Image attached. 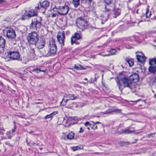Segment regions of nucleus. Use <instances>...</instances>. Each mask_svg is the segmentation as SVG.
<instances>
[{
	"instance_id": "obj_62",
	"label": "nucleus",
	"mask_w": 156,
	"mask_h": 156,
	"mask_svg": "<svg viewBox=\"0 0 156 156\" xmlns=\"http://www.w3.org/2000/svg\"><path fill=\"white\" fill-rule=\"evenodd\" d=\"M113 50L114 51H115V52H116V51H115V49H114Z\"/></svg>"
},
{
	"instance_id": "obj_42",
	"label": "nucleus",
	"mask_w": 156,
	"mask_h": 156,
	"mask_svg": "<svg viewBox=\"0 0 156 156\" xmlns=\"http://www.w3.org/2000/svg\"><path fill=\"white\" fill-rule=\"evenodd\" d=\"M80 148L78 146L74 147H72V150L73 151H74L80 150Z\"/></svg>"
},
{
	"instance_id": "obj_33",
	"label": "nucleus",
	"mask_w": 156,
	"mask_h": 156,
	"mask_svg": "<svg viewBox=\"0 0 156 156\" xmlns=\"http://www.w3.org/2000/svg\"><path fill=\"white\" fill-rule=\"evenodd\" d=\"M104 2L107 5L111 4L113 0H103Z\"/></svg>"
},
{
	"instance_id": "obj_50",
	"label": "nucleus",
	"mask_w": 156,
	"mask_h": 156,
	"mask_svg": "<svg viewBox=\"0 0 156 156\" xmlns=\"http://www.w3.org/2000/svg\"><path fill=\"white\" fill-rule=\"evenodd\" d=\"M5 145H8L10 147H12V145H11L9 142L6 141L5 142Z\"/></svg>"
},
{
	"instance_id": "obj_14",
	"label": "nucleus",
	"mask_w": 156,
	"mask_h": 156,
	"mask_svg": "<svg viewBox=\"0 0 156 156\" xmlns=\"http://www.w3.org/2000/svg\"><path fill=\"white\" fill-rule=\"evenodd\" d=\"M27 14V16L29 18H30L32 17L38 16L37 13L36 11L34 9H30L26 11Z\"/></svg>"
},
{
	"instance_id": "obj_30",
	"label": "nucleus",
	"mask_w": 156,
	"mask_h": 156,
	"mask_svg": "<svg viewBox=\"0 0 156 156\" xmlns=\"http://www.w3.org/2000/svg\"><path fill=\"white\" fill-rule=\"evenodd\" d=\"M29 19V18L28 17V16H27V14L26 11L24 14L22 15L21 20H25L28 19Z\"/></svg>"
},
{
	"instance_id": "obj_6",
	"label": "nucleus",
	"mask_w": 156,
	"mask_h": 156,
	"mask_svg": "<svg viewBox=\"0 0 156 156\" xmlns=\"http://www.w3.org/2000/svg\"><path fill=\"white\" fill-rule=\"evenodd\" d=\"M54 39L52 38L49 41V50L48 52V55H51L55 54L56 52L57 47L56 45Z\"/></svg>"
},
{
	"instance_id": "obj_26",
	"label": "nucleus",
	"mask_w": 156,
	"mask_h": 156,
	"mask_svg": "<svg viewBox=\"0 0 156 156\" xmlns=\"http://www.w3.org/2000/svg\"><path fill=\"white\" fill-rule=\"evenodd\" d=\"M149 64L150 66H156V58H153L150 59Z\"/></svg>"
},
{
	"instance_id": "obj_37",
	"label": "nucleus",
	"mask_w": 156,
	"mask_h": 156,
	"mask_svg": "<svg viewBox=\"0 0 156 156\" xmlns=\"http://www.w3.org/2000/svg\"><path fill=\"white\" fill-rule=\"evenodd\" d=\"M42 7H41V6L40 5V4L39 2L38 4V6H37L35 8V9H34V10L36 11L37 13L38 12V11Z\"/></svg>"
},
{
	"instance_id": "obj_24",
	"label": "nucleus",
	"mask_w": 156,
	"mask_h": 156,
	"mask_svg": "<svg viewBox=\"0 0 156 156\" xmlns=\"http://www.w3.org/2000/svg\"><path fill=\"white\" fill-rule=\"evenodd\" d=\"M46 71V70L44 69H39L38 68H37L35 69H33L32 71L34 72H35L36 73H38L41 72H45Z\"/></svg>"
},
{
	"instance_id": "obj_38",
	"label": "nucleus",
	"mask_w": 156,
	"mask_h": 156,
	"mask_svg": "<svg viewBox=\"0 0 156 156\" xmlns=\"http://www.w3.org/2000/svg\"><path fill=\"white\" fill-rule=\"evenodd\" d=\"M6 134L8 136V138L9 139H11L12 138V136L11 135V133L10 131H9L7 132Z\"/></svg>"
},
{
	"instance_id": "obj_35",
	"label": "nucleus",
	"mask_w": 156,
	"mask_h": 156,
	"mask_svg": "<svg viewBox=\"0 0 156 156\" xmlns=\"http://www.w3.org/2000/svg\"><path fill=\"white\" fill-rule=\"evenodd\" d=\"M133 131H130L129 129H126L125 130H123L122 132V133L126 134V133H132L133 132Z\"/></svg>"
},
{
	"instance_id": "obj_7",
	"label": "nucleus",
	"mask_w": 156,
	"mask_h": 156,
	"mask_svg": "<svg viewBox=\"0 0 156 156\" xmlns=\"http://www.w3.org/2000/svg\"><path fill=\"white\" fill-rule=\"evenodd\" d=\"M78 96H74L73 94H66L64 96L60 104L62 106H65L67 101L69 100H74L78 98Z\"/></svg>"
},
{
	"instance_id": "obj_51",
	"label": "nucleus",
	"mask_w": 156,
	"mask_h": 156,
	"mask_svg": "<svg viewBox=\"0 0 156 156\" xmlns=\"http://www.w3.org/2000/svg\"><path fill=\"white\" fill-rule=\"evenodd\" d=\"M124 142L122 141H120L119 143V144H120L121 146H122L124 145Z\"/></svg>"
},
{
	"instance_id": "obj_31",
	"label": "nucleus",
	"mask_w": 156,
	"mask_h": 156,
	"mask_svg": "<svg viewBox=\"0 0 156 156\" xmlns=\"http://www.w3.org/2000/svg\"><path fill=\"white\" fill-rule=\"evenodd\" d=\"M41 52V54L43 55H45L46 56H49L50 55H48V51H46L45 49L44 50H42V51H40Z\"/></svg>"
},
{
	"instance_id": "obj_36",
	"label": "nucleus",
	"mask_w": 156,
	"mask_h": 156,
	"mask_svg": "<svg viewBox=\"0 0 156 156\" xmlns=\"http://www.w3.org/2000/svg\"><path fill=\"white\" fill-rule=\"evenodd\" d=\"M113 112L112 109H109L106 111L103 112L104 114H109Z\"/></svg>"
},
{
	"instance_id": "obj_18",
	"label": "nucleus",
	"mask_w": 156,
	"mask_h": 156,
	"mask_svg": "<svg viewBox=\"0 0 156 156\" xmlns=\"http://www.w3.org/2000/svg\"><path fill=\"white\" fill-rule=\"evenodd\" d=\"M121 13V10L119 9H115L113 10L112 13H111V15H112V17L114 18H116L117 16H119Z\"/></svg>"
},
{
	"instance_id": "obj_16",
	"label": "nucleus",
	"mask_w": 156,
	"mask_h": 156,
	"mask_svg": "<svg viewBox=\"0 0 156 156\" xmlns=\"http://www.w3.org/2000/svg\"><path fill=\"white\" fill-rule=\"evenodd\" d=\"M129 79L131 81L134 83L136 82L139 80V77L138 75L136 73L131 74L129 77Z\"/></svg>"
},
{
	"instance_id": "obj_22",
	"label": "nucleus",
	"mask_w": 156,
	"mask_h": 156,
	"mask_svg": "<svg viewBox=\"0 0 156 156\" xmlns=\"http://www.w3.org/2000/svg\"><path fill=\"white\" fill-rule=\"evenodd\" d=\"M125 60L128 63L130 66H132L133 65L134 61L133 59L126 58Z\"/></svg>"
},
{
	"instance_id": "obj_12",
	"label": "nucleus",
	"mask_w": 156,
	"mask_h": 156,
	"mask_svg": "<svg viewBox=\"0 0 156 156\" xmlns=\"http://www.w3.org/2000/svg\"><path fill=\"white\" fill-rule=\"evenodd\" d=\"M20 57V54L18 51H10V59L11 58L12 60H17Z\"/></svg>"
},
{
	"instance_id": "obj_15",
	"label": "nucleus",
	"mask_w": 156,
	"mask_h": 156,
	"mask_svg": "<svg viewBox=\"0 0 156 156\" xmlns=\"http://www.w3.org/2000/svg\"><path fill=\"white\" fill-rule=\"evenodd\" d=\"M82 37L80 34L78 33H75L71 37V42H74L75 41L82 39Z\"/></svg>"
},
{
	"instance_id": "obj_1",
	"label": "nucleus",
	"mask_w": 156,
	"mask_h": 156,
	"mask_svg": "<svg viewBox=\"0 0 156 156\" xmlns=\"http://www.w3.org/2000/svg\"><path fill=\"white\" fill-rule=\"evenodd\" d=\"M115 80L117 85L121 91L122 90L123 87H127L131 90L132 89L133 85L129 78L126 76L123 75L120 73Z\"/></svg>"
},
{
	"instance_id": "obj_9",
	"label": "nucleus",
	"mask_w": 156,
	"mask_h": 156,
	"mask_svg": "<svg viewBox=\"0 0 156 156\" xmlns=\"http://www.w3.org/2000/svg\"><path fill=\"white\" fill-rule=\"evenodd\" d=\"M65 38V34L64 31L62 32L58 33L57 35L58 41L61 44V46L64 45V41Z\"/></svg>"
},
{
	"instance_id": "obj_10",
	"label": "nucleus",
	"mask_w": 156,
	"mask_h": 156,
	"mask_svg": "<svg viewBox=\"0 0 156 156\" xmlns=\"http://www.w3.org/2000/svg\"><path fill=\"white\" fill-rule=\"evenodd\" d=\"M136 58L138 62L144 63L146 61V58L144 54L142 52H136Z\"/></svg>"
},
{
	"instance_id": "obj_25",
	"label": "nucleus",
	"mask_w": 156,
	"mask_h": 156,
	"mask_svg": "<svg viewBox=\"0 0 156 156\" xmlns=\"http://www.w3.org/2000/svg\"><path fill=\"white\" fill-rule=\"evenodd\" d=\"M111 10L110 9L107 8L106 6H105L104 12L105 14H106L108 17L110 16L111 14L112 13H111Z\"/></svg>"
},
{
	"instance_id": "obj_45",
	"label": "nucleus",
	"mask_w": 156,
	"mask_h": 156,
	"mask_svg": "<svg viewBox=\"0 0 156 156\" xmlns=\"http://www.w3.org/2000/svg\"><path fill=\"white\" fill-rule=\"evenodd\" d=\"M91 127L94 129H96L97 128V126L95 123H94L92 126H91Z\"/></svg>"
},
{
	"instance_id": "obj_29",
	"label": "nucleus",
	"mask_w": 156,
	"mask_h": 156,
	"mask_svg": "<svg viewBox=\"0 0 156 156\" xmlns=\"http://www.w3.org/2000/svg\"><path fill=\"white\" fill-rule=\"evenodd\" d=\"M80 0H73L72 3L75 8H77L80 5Z\"/></svg>"
},
{
	"instance_id": "obj_64",
	"label": "nucleus",
	"mask_w": 156,
	"mask_h": 156,
	"mask_svg": "<svg viewBox=\"0 0 156 156\" xmlns=\"http://www.w3.org/2000/svg\"><path fill=\"white\" fill-rule=\"evenodd\" d=\"M152 135V134H150L149 135Z\"/></svg>"
},
{
	"instance_id": "obj_48",
	"label": "nucleus",
	"mask_w": 156,
	"mask_h": 156,
	"mask_svg": "<svg viewBox=\"0 0 156 156\" xmlns=\"http://www.w3.org/2000/svg\"><path fill=\"white\" fill-rule=\"evenodd\" d=\"M71 44L72 45L73 44H76L79 45L80 44V43L79 42L76 41H75L73 43H72V42H71Z\"/></svg>"
},
{
	"instance_id": "obj_23",
	"label": "nucleus",
	"mask_w": 156,
	"mask_h": 156,
	"mask_svg": "<svg viewBox=\"0 0 156 156\" xmlns=\"http://www.w3.org/2000/svg\"><path fill=\"white\" fill-rule=\"evenodd\" d=\"M57 113L56 112H54L51 114L46 115L44 118V119H52L53 116Z\"/></svg>"
},
{
	"instance_id": "obj_58",
	"label": "nucleus",
	"mask_w": 156,
	"mask_h": 156,
	"mask_svg": "<svg viewBox=\"0 0 156 156\" xmlns=\"http://www.w3.org/2000/svg\"><path fill=\"white\" fill-rule=\"evenodd\" d=\"M3 2V0H0V3H2Z\"/></svg>"
},
{
	"instance_id": "obj_19",
	"label": "nucleus",
	"mask_w": 156,
	"mask_h": 156,
	"mask_svg": "<svg viewBox=\"0 0 156 156\" xmlns=\"http://www.w3.org/2000/svg\"><path fill=\"white\" fill-rule=\"evenodd\" d=\"M41 7L43 8L44 9H46L48 7L49 5V2L47 1H45L43 2L42 3L39 2Z\"/></svg>"
},
{
	"instance_id": "obj_57",
	"label": "nucleus",
	"mask_w": 156,
	"mask_h": 156,
	"mask_svg": "<svg viewBox=\"0 0 156 156\" xmlns=\"http://www.w3.org/2000/svg\"><path fill=\"white\" fill-rule=\"evenodd\" d=\"M137 140L136 139H135L134 140V141L133 143H136L137 141Z\"/></svg>"
},
{
	"instance_id": "obj_44",
	"label": "nucleus",
	"mask_w": 156,
	"mask_h": 156,
	"mask_svg": "<svg viewBox=\"0 0 156 156\" xmlns=\"http://www.w3.org/2000/svg\"><path fill=\"white\" fill-rule=\"evenodd\" d=\"M33 146H38L39 144L38 143L34 142L30 143Z\"/></svg>"
},
{
	"instance_id": "obj_34",
	"label": "nucleus",
	"mask_w": 156,
	"mask_h": 156,
	"mask_svg": "<svg viewBox=\"0 0 156 156\" xmlns=\"http://www.w3.org/2000/svg\"><path fill=\"white\" fill-rule=\"evenodd\" d=\"M84 125L87 127V129L89 130L90 129V127H91V124L89 122H87L84 123Z\"/></svg>"
},
{
	"instance_id": "obj_13",
	"label": "nucleus",
	"mask_w": 156,
	"mask_h": 156,
	"mask_svg": "<svg viewBox=\"0 0 156 156\" xmlns=\"http://www.w3.org/2000/svg\"><path fill=\"white\" fill-rule=\"evenodd\" d=\"M58 11H59L58 6L55 5V7L50 10V12H51V17H56L59 14Z\"/></svg>"
},
{
	"instance_id": "obj_4",
	"label": "nucleus",
	"mask_w": 156,
	"mask_h": 156,
	"mask_svg": "<svg viewBox=\"0 0 156 156\" xmlns=\"http://www.w3.org/2000/svg\"><path fill=\"white\" fill-rule=\"evenodd\" d=\"M42 18L40 16H37L31 21V23L30 25V29H32L36 30L39 29L41 27L42 23Z\"/></svg>"
},
{
	"instance_id": "obj_46",
	"label": "nucleus",
	"mask_w": 156,
	"mask_h": 156,
	"mask_svg": "<svg viewBox=\"0 0 156 156\" xmlns=\"http://www.w3.org/2000/svg\"><path fill=\"white\" fill-rule=\"evenodd\" d=\"M79 68L78 69V70H81L84 69V68L81 65L78 64Z\"/></svg>"
},
{
	"instance_id": "obj_60",
	"label": "nucleus",
	"mask_w": 156,
	"mask_h": 156,
	"mask_svg": "<svg viewBox=\"0 0 156 156\" xmlns=\"http://www.w3.org/2000/svg\"><path fill=\"white\" fill-rule=\"evenodd\" d=\"M108 55H103V56H108Z\"/></svg>"
},
{
	"instance_id": "obj_17",
	"label": "nucleus",
	"mask_w": 156,
	"mask_h": 156,
	"mask_svg": "<svg viewBox=\"0 0 156 156\" xmlns=\"http://www.w3.org/2000/svg\"><path fill=\"white\" fill-rule=\"evenodd\" d=\"M2 56L5 59L6 61L9 60L10 56V51H4L2 54Z\"/></svg>"
},
{
	"instance_id": "obj_55",
	"label": "nucleus",
	"mask_w": 156,
	"mask_h": 156,
	"mask_svg": "<svg viewBox=\"0 0 156 156\" xmlns=\"http://www.w3.org/2000/svg\"><path fill=\"white\" fill-rule=\"evenodd\" d=\"M107 18H106L105 20L104 21V22H103L104 20H102V24H103L104 23V22L105 21H107Z\"/></svg>"
},
{
	"instance_id": "obj_27",
	"label": "nucleus",
	"mask_w": 156,
	"mask_h": 156,
	"mask_svg": "<svg viewBox=\"0 0 156 156\" xmlns=\"http://www.w3.org/2000/svg\"><path fill=\"white\" fill-rule=\"evenodd\" d=\"M74 133L73 132H71L67 136V138L69 140H72L74 137Z\"/></svg>"
},
{
	"instance_id": "obj_21",
	"label": "nucleus",
	"mask_w": 156,
	"mask_h": 156,
	"mask_svg": "<svg viewBox=\"0 0 156 156\" xmlns=\"http://www.w3.org/2000/svg\"><path fill=\"white\" fill-rule=\"evenodd\" d=\"M5 39L0 36V47L2 48H4L5 45Z\"/></svg>"
},
{
	"instance_id": "obj_47",
	"label": "nucleus",
	"mask_w": 156,
	"mask_h": 156,
	"mask_svg": "<svg viewBox=\"0 0 156 156\" xmlns=\"http://www.w3.org/2000/svg\"><path fill=\"white\" fill-rule=\"evenodd\" d=\"M125 47L127 49H131L133 48V47L129 45H126Z\"/></svg>"
},
{
	"instance_id": "obj_5",
	"label": "nucleus",
	"mask_w": 156,
	"mask_h": 156,
	"mask_svg": "<svg viewBox=\"0 0 156 156\" xmlns=\"http://www.w3.org/2000/svg\"><path fill=\"white\" fill-rule=\"evenodd\" d=\"M3 34L9 39H15L16 36L15 31L12 28H7L3 30Z\"/></svg>"
},
{
	"instance_id": "obj_52",
	"label": "nucleus",
	"mask_w": 156,
	"mask_h": 156,
	"mask_svg": "<svg viewBox=\"0 0 156 156\" xmlns=\"http://www.w3.org/2000/svg\"><path fill=\"white\" fill-rule=\"evenodd\" d=\"M83 129L82 127H80L79 132V133H82L83 132Z\"/></svg>"
},
{
	"instance_id": "obj_8",
	"label": "nucleus",
	"mask_w": 156,
	"mask_h": 156,
	"mask_svg": "<svg viewBox=\"0 0 156 156\" xmlns=\"http://www.w3.org/2000/svg\"><path fill=\"white\" fill-rule=\"evenodd\" d=\"M59 9V14L62 15H65L67 14L68 11L69 10V8L67 5L65 4L64 5L58 6Z\"/></svg>"
},
{
	"instance_id": "obj_2",
	"label": "nucleus",
	"mask_w": 156,
	"mask_h": 156,
	"mask_svg": "<svg viewBox=\"0 0 156 156\" xmlns=\"http://www.w3.org/2000/svg\"><path fill=\"white\" fill-rule=\"evenodd\" d=\"M87 14V13L85 12L84 13L83 16L78 17L76 20V26L82 30L88 28L89 27L88 24L89 18Z\"/></svg>"
},
{
	"instance_id": "obj_11",
	"label": "nucleus",
	"mask_w": 156,
	"mask_h": 156,
	"mask_svg": "<svg viewBox=\"0 0 156 156\" xmlns=\"http://www.w3.org/2000/svg\"><path fill=\"white\" fill-rule=\"evenodd\" d=\"M45 42L44 39L41 38L40 41H39L34 45L38 49H42L45 46Z\"/></svg>"
},
{
	"instance_id": "obj_49",
	"label": "nucleus",
	"mask_w": 156,
	"mask_h": 156,
	"mask_svg": "<svg viewBox=\"0 0 156 156\" xmlns=\"http://www.w3.org/2000/svg\"><path fill=\"white\" fill-rule=\"evenodd\" d=\"M78 67H79L78 64V65L75 64V66H74V68H73V69H76L77 70H78V69L79 68ZM72 69H73V68H72Z\"/></svg>"
},
{
	"instance_id": "obj_28",
	"label": "nucleus",
	"mask_w": 156,
	"mask_h": 156,
	"mask_svg": "<svg viewBox=\"0 0 156 156\" xmlns=\"http://www.w3.org/2000/svg\"><path fill=\"white\" fill-rule=\"evenodd\" d=\"M149 71L154 73L156 71V66H150L149 68Z\"/></svg>"
},
{
	"instance_id": "obj_59",
	"label": "nucleus",
	"mask_w": 156,
	"mask_h": 156,
	"mask_svg": "<svg viewBox=\"0 0 156 156\" xmlns=\"http://www.w3.org/2000/svg\"><path fill=\"white\" fill-rule=\"evenodd\" d=\"M4 138V137H1L2 139L3 140Z\"/></svg>"
},
{
	"instance_id": "obj_20",
	"label": "nucleus",
	"mask_w": 156,
	"mask_h": 156,
	"mask_svg": "<svg viewBox=\"0 0 156 156\" xmlns=\"http://www.w3.org/2000/svg\"><path fill=\"white\" fill-rule=\"evenodd\" d=\"M30 57L31 59L35 60L37 59V56L35 53V51L33 48H31L30 51Z\"/></svg>"
},
{
	"instance_id": "obj_61",
	"label": "nucleus",
	"mask_w": 156,
	"mask_h": 156,
	"mask_svg": "<svg viewBox=\"0 0 156 156\" xmlns=\"http://www.w3.org/2000/svg\"><path fill=\"white\" fill-rule=\"evenodd\" d=\"M154 31H152L151 32V33H154Z\"/></svg>"
},
{
	"instance_id": "obj_41",
	"label": "nucleus",
	"mask_w": 156,
	"mask_h": 156,
	"mask_svg": "<svg viewBox=\"0 0 156 156\" xmlns=\"http://www.w3.org/2000/svg\"><path fill=\"white\" fill-rule=\"evenodd\" d=\"M113 112H115L116 113H121V110L119 109H112Z\"/></svg>"
},
{
	"instance_id": "obj_63",
	"label": "nucleus",
	"mask_w": 156,
	"mask_h": 156,
	"mask_svg": "<svg viewBox=\"0 0 156 156\" xmlns=\"http://www.w3.org/2000/svg\"><path fill=\"white\" fill-rule=\"evenodd\" d=\"M154 42H155V41H155V40H154Z\"/></svg>"
},
{
	"instance_id": "obj_40",
	"label": "nucleus",
	"mask_w": 156,
	"mask_h": 156,
	"mask_svg": "<svg viewBox=\"0 0 156 156\" xmlns=\"http://www.w3.org/2000/svg\"><path fill=\"white\" fill-rule=\"evenodd\" d=\"M151 12L148 10L147 9L146 14V17H149L151 16Z\"/></svg>"
},
{
	"instance_id": "obj_3",
	"label": "nucleus",
	"mask_w": 156,
	"mask_h": 156,
	"mask_svg": "<svg viewBox=\"0 0 156 156\" xmlns=\"http://www.w3.org/2000/svg\"><path fill=\"white\" fill-rule=\"evenodd\" d=\"M40 36L35 31L31 32L27 36V39L30 45H34L39 40Z\"/></svg>"
},
{
	"instance_id": "obj_32",
	"label": "nucleus",
	"mask_w": 156,
	"mask_h": 156,
	"mask_svg": "<svg viewBox=\"0 0 156 156\" xmlns=\"http://www.w3.org/2000/svg\"><path fill=\"white\" fill-rule=\"evenodd\" d=\"M16 126L15 124L14 125V127L12 128L11 131V135L12 136L14 135L15 134V132H16Z\"/></svg>"
},
{
	"instance_id": "obj_53",
	"label": "nucleus",
	"mask_w": 156,
	"mask_h": 156,
	"mask_svg": "<svg viewBox=\"0 0 156 156\" xmlns=\"http://www.w3.org/2000/svg\"><path fill=\"white\" fill-rule=\"evenodd\" d=\"M93 123H95L96 125V124H99L101 123V122H94V121L92 122Z\"/></svg>"
},
{
	"instance_id": "obj_39",
	"label": "nucleus",
	"mask_w": 156,
	"mask_h": 156,
	"mask_svg": "<svg viewBox=\"0 0 156 156\" xmlns=\"http://www.w3.org/2000/svg\"><path fill=\"white\" fill-rule=\"evenodd\" d=\"M5 131V130L3 127H0V134L3 135Z\"/></svg>"
},
{
	"instance_id": "obj_56",
	"label": "nucleus",
	"mask_w": 156,
	"mask_h": 156,
	"mask_svg": "<svg viewBox=\"0 0 156 156\" xmlns=\"http://www.w3.org/2000/svg\"><path fill=\"white\" fill-rule=\"evenodd\" d=\"M0 85L2 86H3V84L2 82H0Z\"/></svg>"
},
{
	"instance_id": "obj_54",
	"label": "nucleus",
	"mask_w": 156,
	"mask_h": 156,
	"mask_svg": "<svg viewBox=\"0 0 156 156\" xmlns=\"http://www.w3.org/2000/svg\"><path fill=\"white\" fill-rule=\"evenodd\" d=\"M102 84L103 85V86L105 87L106 88V87L105 86V83L104 82H102Z\"/></svg>"
},
{
	"instance_id": "obj_43",
	"label": "nucleus",
	"mask_w": 156,
	"mask_h": 156,
	"mask_svg": "<svg viewBox=\"0 0 156 156\" xmlns=\"http://www.w3.org/2000/svg\"><path fill=\"white\" fill-rule=\"evenodd\" d=\"M135 39V38L133 37H129L127 38V41H132Z\"/></svg>"
}]
</instances>
